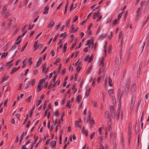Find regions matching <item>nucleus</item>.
<instances>
[{"instance_id": "1", "label": "nucleus", "mask_w": 149, "mask_h": 149, "mask_svg": "<svg viewBox=\"0 0 149 149\" xmlns=\"http://www.w3.org/2000/svg\"><path fill=\"white\" fill-rule=\"evenodd\" d=\"M8 5L7 4H5L3 6L2 9L1 10V14L2 15H4L8 11Z\"/></svg>"}, {"instance_id": "2", "label": "nucleus", "mask_w": 149, "mask_h": 149, "mask_svg": "<svg viewBox=\"0 0 149 149\" xmlns=\"http://www.w3.org/2000/svg\"><path fill=\"white\" fill-rule=\"evenodd\" d=\"M111 113L113 119H115L116 118L115 112L114 110V107L112 106L110 108Z\"/></svg>"}, {"instance_id": "3", "label": "nucleus", "mask_w": 149, "mask_h": 149, "mask_svg": "<svg viewBox=\"0 0 149 149\" xmlns=\"http://www.w3.org/2000/svg\"><path fill=\"white\" fill-rule=\"evenodd\" d=\"M118 109L117 112L116 114V119L117 120H119V116L120 115V114L121 112V111L120 109V105L119 106V105H118Z\"/></svg>"}, {"instance_id": "4", "label": "nucleus", "mask_w": 149, "mask_h": 149, "mask_svg": "<svg viewBox=\"0 0 149 149\" xmlns=\"http://www.w3.org/2000/svg\"><path fill=\"white\" fill-rule=\"evenodd\" d=\"M135 97H133L132 98V101L131 102V106H130L131 108H132L133 107V106H134V104L135 103Z\"/></svg>"}, {"instance_id": "5", "label": "nucleus", "mask_w": 149, "mask_h": 149, "mask_svg": "<svg viewBox=\"0 0 149 149\" xmlns=\"http://www.w3.org/2000/svg\"><path fill=\"white\" fill-rule=\"evenodd\" d=\"M91 40H87V43L86 45H91V44L93 45L92 47V48H93V44H94L93 41V38H91Z\"/></svg>"}, {"instance_id": "6", "label": "nucleus", "mask_w": 149, "mask_h": 149, "mask_svg": "<svg viewBox=\"0 0 149 149\" xmlns=\"http://www.w3.org/2000/svg\"><path fill=\"white\" fill-rule=\"evenodd\" d=\"M105 68L103 65H102V66H100L99 71L98 73L100 74L104 70Z\"/></svg>"}, {"instance_id": "7", "label": "nucleus", "mask_w": 149, "mask_h": 149, "mask_svg": "<svg viewBox=\"0 0 149 149\" xmlns=\"http://www.w3.org/2000/svg\"><path fill=\"white\" fill-rule=\"evenodd\" d=\"M130 79H128L125 84L126 88H127V90H128L130 87Z\"/></svg>"}, {"instance_id": "8", "label": "nucleus", "mask_w": 149, "mask_h": 149, "mask_svg": "<svg viewBox=\"0 0 149 149\" xmlns=\"http://www.w3.org/2000/svg\"><path fill=\"white\" fill-rule=\"evenodd\" d=\"M124 94V91H120L118 93V96L119 97V100H120L121 99V97Z\"/></svg>"}, {"instance_id": "9", "label": "nucleus", "mask_w": 149, "mask_h": 149, "mask_svg": "<svg viewBox=\"0 0 149 149\" xmlns=\"http://www.w3.org/2000/svg\"><path fill=\"white\" fill-rule=\"evenodd\" d=\"M136 87V85L135 84H134L131 88V91L132 93H134L135 91V88Z\"/></svg>"}, {"instance_id": "10", "label": "nucleus", "mask_w": 149, "mask_h": 149, "mask_svg": "<svg viewBox=\"0 0 149 149\" xmlns=\"http://www.w3.org/2000/svg\"><path fill=\"white\" fill-rule=\"evenodd\" d=\"M81 99V96L80 95H78L76 97V101L77 102H80Z\"/></svg>"}, {"instance_id": "11", "label": "nucleus", "mask_w": 149, "mask_h": 149, "mask_svg": "<svg viewBox=\"0 0 149 149\" xmlns=\"http://www.w3.org/2000/svg\"><path fill=\"white\" fill-rule=\"evenodd\" d=\"M4 15V18L6 19L10 15L9 10H8V11H7L6 12Z\"/></svg>"}, {"instance_id": "12", "label": "nucleus", "mask_w": 149, "mask_h": 149, "mask_svg": "<svg viewBox=\"0 0 149 149\" xmlns=\"http://www.w3.org/2000/svg\"><path fill=\"white\" fill-rule=\"evenodd\" d=\"M42 58L41 57H40L39 58V60L38 61V62L37 63L36 65V67H38V66H39L41 63L42 61Z\"/></svg>"}, {"instance_id": "13", "label": "nucleus", "mask_w": 149, "mask_h": 149, "mask_svg": "<svg viewBox=\"0 0 149 149\" xmlns=\"http://www.w3.org/2000/svg\"><path fill=\"white\" fill-rule=\"evenodd\" d=\"M116 134L114 132H113L111 131L110 133V136L111 138L112 137L113 138V139L114 138V137H115Z\"/></svg>"}, {"instance_id": "14", "label": "nucleus", "mask_w": 149, "mask_h": 149, "mask_svg": "<svg viewBox=\"0 0 149 149\" xmlns=\"http://www.w3.org/2000/svg\"><path fill=\"white\" fill-rule=\"evenodd\" d=\"M56 144V141H53L50 143L51 146L52 148H54Z\"/></svg>"}, {"instance_id": "15", "label": "nucleus", "mask_w": 149, "mask_h": 149, "mask_svg": "<svg viewBox=\"0 0 149 149\" xmlns=\"http://www.w3.org/2000/svg\"><path fill=\"white\" fill-rule=\"evenodd\" d=\"M108 83L109 86H112V80L110 78H108Z\"/></svg>"}, {"instance_id": "16", "label": "nucleus", "mask_w": 149, "mask_h": 149, "mask_svg": "<svg viewBox=\"0 0 149 149\" xmlns=\"http://www.w3.org/2000/svg\"><path fill=\"white\" fill-rule=\"evenodd\" d=\"M67 34L65 32L64 33L61 34L60 36V37L61 38L62 37H63L64 38L63 39L65 38Z\"/></svg>"}, {"instance_id": "17", "label": "nucleus", "mask_w": 149, "mask_h": 149, "mask_svg": "<svg viewBox=\"0 0 149 149\" xmlns=\"http://www.w3.org/2000/svg\"><path fill=\"white\" fill-rule=\"evenodd\" d=\"M108 93L110 96H112L113 93V89H110L108 91Z\"/></svg>"}, {"instance_id": "18", "label": "nucleus", "mask_w": 149, "mask_h": 149, "mask_svg": "<svg viewBox=\"0 0 149 149\" xmlns=\"http://www.w3.org/2000/svg\"><path fill=\"white\" fill-rule=\"evenodd\" d=\"M35 106L34 105V106L33 108H32V109L30 111V117H31L32 115V114L35 109Z\"/></svg>"}, {"instance_id": "19", "label": "nucleus", "mask_w": 149, "mask_h": 149, "mask_svg": "<svg viewBox=\"0 0 149 149\" xmlns=\"http://www.w3.org/2000/svg\"><path fill=\"white\" fill-rule=\"evenodd\" d=\"M12 20L11 19L9 20V23L7 26V27L8 28V29L9 28L11 25L12 24Z\"/></svg>"}, {"instance_id": "20", "label": "nucleus", "mask_w": 149, "mask_h": 149, "mask_svg": "<svg viewBox=\"0 0 149 149\" xmlns=\"http://www.w3.org/2000/svg\"><path fill=\"white\" fill-rule=\"evenodd\" d=\"M108 78L107 77H106L105 78V81H104V87H105L107 84V82H108Z\"/></svg>"}, {"instance_id": "21", "label": "nucleus", "mask_w": 149, "mask_h": 149, "mask_svg": "<svg viewBox=\"0 0 149 149\" xmlns=\"http://www.w3.org/2000/svg\"><path fill=\"white\" fill-rule=\"evenodd\" d=\"M106 34H104L102 35L100 37V38L101 40H103L106 37Z\"/></svg>"}, {"instance_id": "22", "label": "nucleus", "mask_w": 149, "mask_h": 149, "mask_svg": "<svg viewBox=\"0 0 149 149\" xmlns=\"http://www.w3.org/2000/svg\"><path fill=\"white\" fill-rule=\"evenodd\" d=\"M54 21H52L48 25V27L50 28L52 27L54 25Z\"/></svg>"}, {"instance_id": "23", "label": "nucleus", "mask_w": 149, "mask_h": 149, "mask_svg": "<svg viewBox=\"0 0 149 149\" xmlns=\"http://www.w3.org/2000/svg\"><path fill=\"white\" fill-rule=\"evenodd\" d=\"M109 113L108 111H106L105 112L106 118H108L109 116Z\"/></svg>"}, {"instance_id": "24", "label": "nucleus", "mask_w": 149, "mask_h": 149, "mask_svg": "<svg viewBox=\"0 0 149 149\" xmlns=\"http://www.w3.org/2000/svg\"><path fill=\"white\" fill-rule=\"evenodd\" d=\"M8 77H9V75H4V77L3 78L2 81H6V80H7L8 79Z\"/></svg>"}, {"instance_id": "25", "label": "nucleus", "mask_w": 149, "mask_h": 149, "mask_svg": "<svg viewBox=\"0 0 149 149\" xmlns=\"http://www.w3.org/2000/svg\"><path fill=\"white\" fill-rule=\"evenodd\" d=\"M81 69V67H80V66L79 65V64L77 67V69L76 70L77 71V72H79L80 70Z\"/></svg>"}, {"instance_id": "26", "label": "nucleus", "mask_w": 149, "mask_h": 149, "mask_svg": "<svg viewBox=\"0 0 149 149\" xmlns=\"http://www.w3.org/2000/svg\"><path fill=\"white\" fill-rule=\"evenodd\" d=\"M79 122L78 121H76L75 123V126L76 127H79L81 128V127L79 125Z\"/></svg>"}, {"instance_id": "27", "label": "nucleus", "mask_w": 149, "mask_h": 149, "mask_svg": "<svg viewBox=\"0 0 149 149\" xmlns=\"http://www.w3.org/2000/svg\"><path fill=\"white\" fill-rule=\"evenodd\" d=\"M32 57H30L29 59L28 60V63H30L29 64V65H31V64L32 63Z\"/></svg>"}, {"instance_id": "28", "label": "nucleus", "mask_w": 149, "mask_h": 149, "mask_svg": "<svg viewBox=\"0 0 149 149\" xmlns=\"http://www.w3.org/2000/svg\"><path fill=\"white\" fill-rule=\"evenodd\" d=\"M75 43H74L73 44V45L71 47V49H72V48H73V47L75 46V45L77 43V38H76L75 39Z\"/></svg>"}, {"instance_id": "29", "label": "nucleus", "mask_w": 149, "mask_h": 149, "mask_svg": "<svg viewBox=\"0 0 149 149\" xmlns=\"http://www.w3.org/2000/svg\"><path fill=\"white\" fill-rule=\"evenodd\" d=\"M90 89H88L86 91V96H88L90 92Z\"/></svg>"}, {"instance_id": "30", "label": "nucleus", "mask_w": 149, "mask_h": 149, "mask_svg": "<svg viewBox=\"0 0 149 149\" xmlns=\"http://www.w3.org/2000/svg\"><path fill=\"white\" fill-rule=\"evenodd\" d=\"M9 45V43L8 42L7 43L6 45L4 47L3 49L5 51H6L7 49V47L8 45Z\"/></svg>"}, {"instance_id": "31", "label": "nucleus", "mask_w": 149, "mask_h": 149, "mask_svg": "<svg viewBox=\"0 0 149 149\" xmlns=\"http://www.w3.org/2000/svg\"><path fill=\"white\" fill-rule=\"evenodd\" d=\"M142 10V9L140 8L139 7L138 10L137 11V14H138V15L140 14H141V10Z\"/></svg>"}, {"instance_id": "32", "label": "nucleus", "mask_w": 149, "mask_h": 149, "mask_svg": "<svg viewBox=\"0 0 149 149\" xmlns=\"http://www.w3.org/2000/svg\"><path fill=\"white\" fill-rule=\"evenodd\" d=\"M135 131L137 132H138L139 130V128L138 126L136 125L135 128Z\"/></svg>"}, {"instance_id": "33", "label": "nucleus", "mask_w": 149, "mask_h": 149, "mask_svg": "<svg viewBox=\"0 0 149 149\" xmlns=\"http://www.w3.org/2000/svg\"><path fill=\"white\" fill-rule=\"evenodd\" d=\"M24 132H23V134H22L21 135L20 139V141H19L20 144V143H21L22 141V140L23 139V137L24 136Z\"/></svg>"}, {"instance_id": "34", "label": "nucleus", "mask_w": 149, "mask_h": 149, "mask_svg": "<svg viewBox=\"0 0 149 149\" xmlns=\"http://www.w3.org/2000/svg\"><path fill=\"white\" fill-rule=\"evenodd\" d=\"M60 70H61V69H59V68H58V69L57 71L55 70L54 71V74H55L56 73H57V74L59 73L60 72Z\"/></svg>"}, {"instance_id": "35", "label": "nucleus", "mask_w": 149, "mask_h": 149, "mask_svg": "<svg viewBox=\"0 0 149 149\" xmlns=\"http://www.w3.org/2000/svg\"><path fill=\"white\" fill-rule=\"evenodd\" d=\"M123 13V12L121 13L118 15V19H120Z\"/></svg>"}, {"instance_id": "36", "label": "nucleus", "mask_w": 149, "mask_h": 149, "mask_svg": "<svg viewBox=\"0 0 149 149\" xmlns=\"http://www.w3.org/2000/svg\"><path fill=\"white\" fill-rule=\"evenodd\" d=\"M17 70L16 69V68L15 67L13 68L12 71L10 72V74H12L13 73L15 72V71H17Z\"/></svg>"}, {"instance_id": "37", "label": "nucleus", "mask_w": 149, "mask_h": 149, "mask_svg": "<svg viewBox=\"0 0 149 149\" xmlns=\"http://www.w3.org/2000/svg\"><path fill=\"white\" fill-rule=\"evenodd\" d=\"M119 62V58L117 57L116 58V61H115V63L116 65H118Z\"/></svg>"}, {"instance_id": "38", "label": "nucleus", "mask_w": 149, "mask_h": 149, "mask_svg": "<svg viewBox=\"0 0 149 149\" xmlns=\"http://www.w3.org/2000/svg\"><path fill=\"white\" fill-rule=\"evenodd\" d=\"M32 96H30L27 99V102H30V100H31L32 98Z\"/></svg>"}, {"instance_id": "39", "label": "nucleus", "mask_w": 149, "mask_h": 149, "mask_svg": "<svg viewBox=\"0 0 149 149\" xmlns=\"http://www.w3.org/2000/svg\"><path fill=\"white\" fill-rule=\"evenodd\" d=\"M118 20L117 19H115L113 21V24L114 25H116L118 23Z\"/></svg>"}, {"instance_id": "40", "label": "nucleus", "mask_w": 149, "mask_h": 149, "mask_svg": "<svg viewBox=\"0 0 149 149\" xmlns=\"http://www.w3.org/2000/svg\"><path fill=\"white\" fill-rule=\"evenodd\" d=\"M6 56H7V54H6L4 52V53H3L2 54L1 57V58L3 57L5 58V57H6Z\"/></svg>"}, {"instance_id": "41", "label": "nucleus", "mask_w": 149, "mask_h": 149, "mask_svg": "<svg viewBox=\"0 0 149 149\" xmlns=\"http://www.w3.org/2000/svg\"><path fill=\"white\" fill-rule=\"evenodd\" d=\"M27 44H28V42H27L26 44L24 46V47L22 48V49L21 50V52H22L24 50V49H25V48H26V47Z\"/></svg>"}, {"instance_id": "42", "label": "nucleus", "mask_w": 149, "mask_h": 149, "mask_svg": "<svg viewBox=\"0 0 149 149\" xmlns=\"http://www.w3.org/2000/svg\"><path fill=\"white\" fill-rule=\"evenodd\" d=\"M59 36V34H57L56 36L55 37L54 39L53 40L54 42H55L56 40V39L58 38V37Z\"/></svg>"}, {"instance_id": "43", "label": "nucleus", "mask_w": 149, "mask_h": 149, "mask_svg": "<svg viewBox=\"0 0 149 149\" xmlns=\"http://www.w3.org/2000/svg\"><path fill=\"white\" fill-rule=\"evenodd\" d=\"M38 42V40L36 41L34 45V48H37V44Z\"/></svg>"}, {"instance_id": "44", "label": "nucleus", "mask_w": 149, "mask_h": 149, "mask_svg": "<svg viewBox=\"0 0 149 149\" xmlns=\"http://www.w3.org/2000/svg\"><path fill=\"white\" fill-rule=\"evenodd\" d=\"M37 89L38 90V91H40L42 89V87L40 86H37Z\"/></svg>"}, {"instance_id": "45", "label": "nucleus", "mask_w": 149, "mask_h": 149, "mask_svg": "<svg viewBox=\"0 0 149 149\" xmlns=\"http://www.w3.org/2000/svg\"><path fill=\"white\" fill-rule=\"evenodd\" d=\"M46 79V78H43V79H41L40 80V81L41 82H42V83H44L45 82Z\"/></svg>"}, {"instance_id": "46", "label": "nucleus", "mask_w": 149, "mask_h": 149, "mask_svg": "<svg viewBox=\"0 0 149 149\" xmlns=\"http://www.w3.org/2000/svg\"><path fill=\"white\" fill-rule=\"evenodd\" d=\"M28 115H27V117L25 119V120H24V121L23 123V124H25L26 123L27 121L28 120Z\"/></svg>"}, {"instance_id": "47", "label": "nucleus", "mask_w": 149, "mask_h": 149, "mask_svg": "<svg viewBox=\"0 0 149 149\" xmlns=\"http://www.w3.org/2000/svg\"><path fill=\"white\" fill-rule=\"evenodd\" d=\"M93 55H92L89 58V63L93 61Z\"/></svg>"}, {"instance_id": "48", "label": "nucleus", "mask_w": 149, "mask_h": 149, "mask_svg": "<svg viewBox=\"0 0 149 149\" xmlns=\"http://www.w3.org/2000/svg\"><path fill=\"white\" fill-rule=\"evenodd\" d=\"M34 25H35V24H33L31 26V25H29V26L28 28V29L29 30H31V29H32L33 28L34 26Z\"/></svg>"}, {"instance_id": "49", "label": "nucleus", "mask_w": 149, "mask_h": 149, "mask_svg": "<svg viewBox=\"0 0 149 149\" xmlns=\"http://www.w3.org/2000/svg\"><path fill=\"white\" fill-rule=\"evenodd\" d=\"M100 148L99 149H104V147L103 146L101 143H100Z\"/></svg>"}, {"instance_id": "50", "label": "nucleus", "mask_w": 149, "mask_h": 149, "mask_svg": "<svg viewBox=\"0 0 149 149\" xmlns=\"http://www.w3.org/2000/svg\"><path fill=\"white\" fill-rule=\"evenodd\" d=\"M60 61V59L59 58L57 59L55 62L54 63V64H56V63H58Z\"/></svg>"}, {"instance_id": "51", "label": "nucleus", "mask_w": 149, "mask_h": 149, "mask_svg": "<svg viewBox=\"0 0 149 149\" xmlns=\"http://www.w3.org/2000/svg\"><path fill=\"white\" fill-rule=\"evenodd\" d=\"M103 59L101 61V63H100V66H102V65H104V64L103 63V60H104V57H103Z\"/></svg>"}, {"instance_id": "52", "label": "nucleus", "mask_w": 149, "mask_h": 149, "mask_svg": "<svg viewBox=\"0 0 149 149\" xmlns=\"http://www.w3.org/2000/svg\"><path fill=\"white\" fill-rule=\"evenodd\" d=\"M131 134L132 132H131V131L129 132L128 137L129 139H130L131 138Z\"/></svg>"}, {"instance_id": "53", "label": "nucleus", "mask_w": 149, "mask_h": 149, "mask_svg": "<svg viewBox=\"0 0 149 149\" xmlns=\"http://www.w3.org/2000/svg\"><path fill=\"white\" fill-rule=\"evenodd\" d=\"M31 83H32V85L33 86L35 83V80L34 79H32L31 81Z\"/></svg>"}, {"instance_id": "54", "label": "nucleus", "mask_w": 149, "mask_h": 149, "mask_svg": "<svg viewBox=\"0 0 149 149\" xmlns=\"http://www.w3.org/2000/svg\"><path fill=\"white\" fill-rule=\"evenodd\" d=\"M77 86L76 84H73V87L72 88V90H74Z\"/></svg>"}, {"instance_id": "55", "label": "nucleus", "mask_w": 149, "mask_h": 149, "mask_svg": "<svg viewBox=\"0 0 149 149\" xmlns=\"http://www.w3.org/2000/svg\"><path fill=\"white\" fill-rule=\"evenodd\" d=\"M67 49V47L64 46L63 48V53H64L65 52Z\"/></svg>"}, {"instance_id": "56", "label": "nucleus", "mask_w": 149, "mask_h": 149, "mask_svg": "<svg viewBox=\"0 0 149 149\" xmlns=\"http://www.w3.org/2000/svg\"><path fill=\"white\" fill-rule=\"evenodd\" d=\"M68 70L69 71H70L71 70L72 71L73 70V68L72 66H71V64L69 66V67L68 68Z\"/></svg>"}, {"instance_id": "57", "label": "nucleus", "mask_w": 149, "mask_h": 149, "mask_svg": "<svg viewBox=\"0 0 149 149\" xmlns=\"http://www.w3.org/2000/svg\"><path fill=\"white\" fill-rule=\"evenodd\" d=\"M48 84V82H46L44 85V88H47V86Z\"/></svg>"}, {"instance_id": "58", "label": "nucleus", "mask_w": 149, "mask_h": 149, "mask_svg": "<svg viewBox=\"0 0 149 149\" xmlns=\"http://www.w3.org/2000/svg\"><path fill=\"white\" fill-rule=\"evenodd\" d=\"M78 16H76L75 17H74V21H73V22H75V21H76L78 19Z\"/></svg>"}, {"instance_id": "59", "label": "nucleus", "mask_w": 149, "mask_h": 149, "mask_svg": "<svg viewBox=\"0 0 149 149\" xmlns=\"http://www.w3.org/2000/svg\"><path fill=\"white\" fill-rule=\"evenodd\" d=\"M85 130V127H83L81 129V131H82V133L83 134H84L85 133V132H84Z\"/></svg>"}, {"instance_id": "60", "label": "nucleus", "mask_w": 149, "mask_h": 149, "mask_svg": "<svg viewBox=\"0 0 149 149\" xmlns=\"http://www.w3.org/2000/svg\"><path fill=\"white\" fill-rule=\"evenodd\" d=\"M8 99H7L5 101V102L4 103V105L5 106H7V103L8 102Z\"/></svg>"}, {"instance_id": "61", "label": "nucleus", "mask_w": 149, "mask_h": 149, "mask_svg": "<svg viewBox=\"0 0 149 149\" xmlns=\"http://www.w3.org/2000/svg\"><path fill=\"white\" fill-rule=\"evenodd\" d=\"M122 49H121V50L120 51V59H121L122 58Z\"/></svg>"}, {"instance_id": "62", "label": "nucleus", "mask_w": 149, "mask_h": 149, "mask_svg": "<svg viewBox=\"0 0 149 149\" xmlns=\"http://www.w3.org/2000/svg\"><path fill=\"white\" fill-rule=\"evenodd\" d=\"M13 60H12L11 61L8 62L6 65V66H8L9 65H10V64H11L13 62Z\"/></svg>"}, {"instance_id": "63", "label": "nucleus", "mask_w": 149, "mask_h": 149, "mask_svg": "<svg viewBox=\"0 0 149 149\" xmlns=\"http://www.w3.org/2000/svg\"><path fill=\"white\" fill-rule=\"evenodd\" d=\"M94 14H96L97 15H100V10H98L97 11V13H94Z\"/></svg>"}, {"instance_id": "64", "label": "nucleus", "mask_w": 149, "mask_h": 149, "mask_svg": "<svg viewBox=\"0 0 149 149\" xmlns=\"http://www.w3.org/2000/svg\"><path fill=\"white\" fill-rule=\"evenodd\" d=\"M70 22V19H69L66 23V25L67 26H69V24Z\"/></svg>"}]
</instances>
